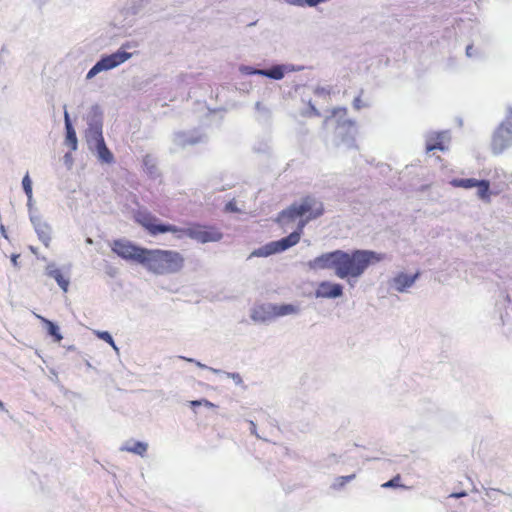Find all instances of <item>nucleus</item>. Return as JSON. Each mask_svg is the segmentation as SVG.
<instances>
[{
  "mask_svg": "<svg viewBox=\"0 0 512 512\" xmlns=\"http://www.w3.org/2000/svg\"><path fill=\"white\" fill-rule=\"evenodd\" d=\"M201 401H202V405L207 407V408H214L215 407V405L212 402H210V401H208L206 399H201Z\"/></svg>",
  "mask_w": 512,
  "mask_h": 512,
  "instance_id": "nucleus-39",
  "label": "nucleus"
},
{
  "mask_svg": "<svg viewBox=\"0 0 512 512\" xmlns=\"http://www.w3.org/2000/svg\"><path fill=\"white\" fill-rule=\"evenodd\" d=\"M87 125L88 127L85 132V137L88 146H92L93 143L104 140L102 134L103 116L99 106L95 105L91 107L87 115Z\"/></svg>",
  "mask_w": 512,
  "mask_h": 512,
  "instance_id": "nucleus-8",
  "label": "nucleus"
},
{
  "mask_svg": "<svg viewBox=\"0 0 512 512\" xmlns=\"http://www.w3.org/2000/svg\"><path fill=\"white\" fill-rule=\"evenodd\" d=\"M23 190L29 201L32 200V181L27 173L22 179Z\"/></svg>",
  "mask_w": 512,
  "mask_h": 512,
  "instance_id": "nucleus-26",
  "label": "nucleus"
},
{
  "mask_svg": "<svg viewBox=\"0 0 512 512\" xmlns=\"http://www.w3.org/2000/svg\"><path fill=\"white\" fill-rule=\"evenodd\" d=\"M240 71H241L242 73H244V74H248V75H252V74L257 75V72L262 71V69H254V68H252V67H250V66H242V67L240 68Z\"/></svg>",
  "mask_w": 512,
  "mask_h": 512,
  "instance_id": "nucleus-30",
  "label": "nucleus"
},
{
  "mask_svg": "<svg viewBox=\"0 0 512 512\" xmlns=\"http://www.w3.org/2000/svg\"><path fill=\"white\" fill-rule=\"evenodd\" d=\"M189 404H190L191 407H197V406H201L202 405V401H201V399L200 400H193V401H190Z\"/></svg>",
  "mask_w": 512,
  "mask_h": 512,
  "instance_id": "nucleus-40",
  "label": "nucleus"
},
{
  "mask_svg": "<svg viewBox=\"0 0 512 512\" xmlns=\"http://www.w3.org/2000/svg\"><path fill=\"white\" fill-rule=\"evenodd\" d=\"M250 432H251V434L259 437V435L257 434V431H256V425L253 421H250Z\"/></svg>",
  "mask_w": 512,
  "mask_h": 512,
  "instance_id": "nucleus-37",
  "label": "nucleus"
},
{
  "mask_svg": "<svg viewBox=\"0 0 512 512\" xmlns=\"http://www.w3.org/2000/svg\"><path fill=\"white\" fill-rule=\"evenodd\" d=\"M344 485H345V483H342V481H337V480H336V481H335V483L333 484V486H334V487H342V486H344Z\"/></svg>",
  "mask_w": 512,
  "mask_h": 512,
  "instance_id": "nucleus-44",
  "label": "nucleus"
},
{
  "mask_svg": "<svg viewBox=\"0 0 512 512\" xmlns=\"http://www.w3.org/2000/svg\"><path fill=\"white\" fill-rule=\"evenodd\" d=\"M139 222L145 227L151 235H157L160 233H180L178 238L182 235L188 236L189 238L196 240L200 243H208V242H218L222 239L223 234L217 229H205L200 225H194L189 228H179L170 224H156L155 219L149 216H143Z\"/></svg>",
  "mask_w": 512,
  "mask_h": 512,
  "instance_id": "nucleus-4",
  "label": "nucleus"
},
{
  "mask_svg": "<svg viewBox=\"0 0 512 512\" xmlns=\"http://www.w3.org/2000/svg\"><path fill=\"white\" fill-rule=\"evenodd\" d=\"M51 374H52L51 380L53 382L57 383L58 382V375H57V373L54 370H51Z\"/></svg>",
  "mask_w": 512,
  "mask_h": 512,
  "instance_id": "nucleus-42",
  "label": "nucleus"
},
{
  "mask_svg": "<svg viewBox=\"0 0 512 512\" xmlns=\"http://www.w3.org/2000/svg\"><path fill=\"white\" fill-rule=\"evenodd\" d=\"M89 149L96 152L97 158L106 164H111L114 161V156L111 151L107 148L105 141L101 140L99 142L93 143L92 146H89Z\"/></svg>",
  "mask_w": 512,
  "mask_h": 512,
  "instance_id": "nucleus-17",
  "label": "nucleus"
},
{
  "mask_svg": "<svg viewBox=\"0 0 512 512\" xmlns=\"http://www.w3.org/2000/svg\"><path fill=\"white\" fill-rule=\"evenodd\" d=\"M18 258H19L18 254H13L11 256V262H12L14 267H18Z\"/></svg>",
  "mask_w": 512,
  "mask_h": 512,
  "instance_id": "nucleus-38",
  "label": "nucleus"
},
{
  "mask_svg": "<svg viewBox=\"0 0 512 512\" xmlns=\"http://www.w3.org/2000/svg\"><path fill=\"white\" fill-rule=\"evenodd\" d=\"M274 308L275 319L300 313V308L293 304H274Z\"/></svg>",
  "mask_w": 512,
  "mask_h": 512,
  "instance_id": "nucleus-20",
  "label": "nucleus"
},
{
  "mask_svg": "<svg viewBox=\"0 0 512 512\" xmlns=\"http://www.w3.org/2000/svg\"><path fill=\"white\" fill-rule=\"evenodd\" d=\"M274 303H263L251 309L250 317L254 322L267 323L275 320Z\"/></svg>",
  "mask_w": 512,
  "mask_h": 512,
  "instance_id": "nucleus-13",
  "label": "nucleus"
},
{
  "mask_svg": "<svg viewBox=\"0 0 512 512\" xmlns=\"http://www.w3.org/2000/svg\"><path fill=\"white\" fill-rule=\"evenodd\" d=\"M187 362H192V363H195L199 368H202V369H208L210 370L211 372L215 373V374H220L222 373V370L220 369H215V368H212V367H208L206 366L205 364H202L201 362L195 360V359H192V358H184Z\"/></svg>",
  "mask_w": 512,
  "mask_h": 512,
  "instance_id": "nucleus-28",
  "label": "nucleus"
},
{
  "mask_svg": "<svg viewBox=\"0 0 512 512\" xmlns=\"http://www.w3.org/2000/svg\"><path fill=\"white\" fill-rule=\"evenodd\" d=\"M46 274L56 280L57 284L61 287L64 292H67L69 286V280L65 279L60 270L56 268L54 263L48 264L46 267Z\"/></svg>",
  "mask_w": 512,
  "mask_h": 512,
  "instance_id": "nucleus-19",
  "label": "nucleus"
},
{
  "mask_svg": "<svg viewBox=\"0 0 512 512\" xmlns=\"http://www.w3.org/2000/svg\"><path fill=\"white\" fill-rule=\"evenodd\" d=\"M96 334H97V336H98L101 340H103V341L107 342V343H108V344H110V345H111L115 350H117V346L115 345V342H114V340H113V338H112V336H111V334H110L109 332H107V331H97V332H96Z\"/></svg>",
  "mask_w": 512,
  "mask_h": 512,
  "instance_id": "nucleus-27",
  "label": "nucleus"
},
{
  "mask_svg": "<svg viewBox=\"0 0 512 512\" xmlns=\"http://www.w3.org/2000/svg\"><path fill=\"white\" fill-rule=\"evenodd\" d=\"M31 221L34 225L35 231L38 235L39 240L46 246H49L51 240V228L45 222L40 221L39 219L31 218Z\"/></svg>",
  "mask_w": 512,
  "mask_h": 512,
  "instance_id": "nucleus-18",
  "label": "nucleus"
},
{
  "mask_svg": "<svg viewBox=\"0 0 512 512\" xmlns=\"http://www.w3.org/2000/svg\"><path fill=\"white\" fill-rule=\"evenodd\" d=\"M2 233H5L4 227L1 226Z\"/></svg>",
  "mask_w": 512,
  "mask_h": 512,
  "instance_id": "nucleus-51",
  "label": "nucleus"
},
{
  "mask_svg": "<svg viewBox=\"0 0 512 512\" xmlns=\"http://www.w3.org/2000/svg\"><path fill=\"white\" fill-rule=\"evenodd\" d=\"M65 143L70 146L71 150L75 151L77 149L78 141L74 128L66 129Z\"/></svg>",
  "mask_w": 512,
  "mask_h": 512,
  "instance_id": "nucleus-25",
  "label": "nucleus"
},
{
  "mask_svg": "<svg viewBox=\"0 0 512 512\" xmlns=\"http://www.w3.org/2000/svg\"><path fill=\"white\" fill-rule=\"evenodd\" d=\"M472 51H473V46L472 45H468L467 48H466V55L468 57H471L472 56Z\"/></svg>",
  "mask_w": 512,
  "mask_h": 512,
  "instance_id": "nucleus-41",
  "label": "nucleus"
},
{
  "mask_svg": "<svg viewBox=\"0 0 512 512\" xmlns=\"http://www.w3.org/2000/svg\"><path fill=\"white\" fill-rule=\"evenodd\" d=\"M143 165L150 176L156 177L158 175L157 164L154 157L146 155L143 158Z\"/></svg>",
  "mask_w": 512,
  "mask_h": 512,
  "instance_id": "nucleus-24",
  "label": "nucleus"
},
{
  "mask_svg": "<svg viewBox=\"0 0 512 512\" xmlns=\"http://www.w3.org/2000/svg\"><path fill=\"white\" fill-rule=\"evenodd\" d=\"M201 140V136H196L193 133L177 132L173 135L172 141L174 148L172 150L176 152L179 149H185L189 145H195L201 142Z\"/></svg>",
  "mask_w": 512,
  "mask_h": 512,
  "instance_id": "nucleus-15",
  "label": "nucleus"
},
{
  "mask_svg": "<svg viewBox=\"0 0 512 512\" xmlns=\"http://www.w3.org/2000/svg\"><path fill=\"white\" fill-rule=\"evenodd\" d=\"M129 44H124L122 47L117 50L115 53L110 55L103 56L99 61H97L94 66L88 71L86 75L87 80H91L96 75L101 72L111 70L126 62L132 57V53H129L125 50V48H129Z\"/></svg>",
  "mask_w": 512,
  "mask_h": 512,
  "instance_id": "nucleus-5",
  "label": "nucleus"
},
{
  "mask_svg": "<svg viewBox=\"0 0 512 512\" xmlns=\"http://www.w3.org/2000/svg\"><path fill=\"white\" fill-rule=\"evenodd\" d=\"M184 263V256L176 250L147 248L142 267L154 275L162 276L180 272Z\"/></svg>",
  "mask_w": 512,
  "mask_h": 512,
  "instance_id": "nucleus-3",
  "label": "nucleus"
},
{
  "mask_svg": "<svg viewBox=\"0 0 512 512\" xmlns=\"http://www.w3.org/2000/svg\"><path fill=\"white\" fill-rule=\"evenodd\" d=\"M466 493L465 492H462V493H453L451 494V497H455V498H460L462 496H465Z\"/></svg>",
  "mask_w": 512,
  "mask_h": 512,
  "instance_id": "nucleus-43",
  "label": "nucleus"
},
{
  "mask_svg": "<svg viewBox=\"0 0 512 512\" xmlns=\"http://www.w3.org/2000/svg\"><path fill=\"white\" fill-rule=\"evenodd\" d=\"M355 478V474H351L348 476H341L337 478V481H342V483H347Z\"/></svg>",
  "mask_w": 512,
  "mask_h": 512,
  "instance_id": "nucleus-34",
  "label": "nucleus"
},
{
  "mask_svg": "<svg viewBox=\"0 0 512 512\" xmlns=\"http://www.w3.org/2000/svg\"><path fill=\"white\" fill-rule=\"evenodd\" d=\"M353 107L356 109V110H359L363 107V104H362V101H361V98L360 97H356L353 101Z\"/></svg>",
  "mask_w": 512,
  "mask_h": 512,
  "instance_id": "nucleus-35",
  "label": "nucleus"
},
{
  "mask_svg": "<svg viewBox=\"0 0 512 512\" xmlns=\"http://www.w3.org/2000/svg\"><path fill=\"white\" fill-rule=\"evenodd\" d=\"M256 109H257V110H260V109H261V103H260V102H257V103H256Z\"/></svg>",
  "mask_w": 512,
  "mask_h": 512,
  "instance_id": "nucleus-48",
  "label": "nucleus"
},
{
  "mask_svg": "<svg viewBox=\"0 0 512 512\" xmlns=\"http://www.w3.org/2000/svg\"><path fill=\"white\" fill-rule=\"evenodd\" d=\"M221 374L226 375L228 378H231L235 384L240 385L242 384V378L239 373H232V372H224L222 371Z\"/></svg>",
  "mask_w": 512,
  "mask_h": 512,
  "instance_id": "nucleus-29",
  "label": "nucleus"
},
{
  "mask_svg": "<svg viewBox=\"0 0 512 512\" xmlns=\"http://www.w3.org/2000/svg\"><path fill=\"white\" fill-rule=\"evenodd\" d=\"M111 249L124 260L135 262L142 266L147 248L137 246L126 239L114 240Z\"/></svg>",
  "mask_w": 512,
  "mask_h": 512,
  "instance_id": "nucleus-7",
  "label": "nucleus"
},
{
  "mask_svg": "<svg viewBox=\"0 0 512 512\" xmlns=\"http://www.w3.org/2000/svg\"><path fill=\"white\" fill-rule=\"evenodd\" d=\"M147 448H148V444L145 443V442H140V441H137V442H134L132 444H125L121 450L122 451H127V452H131V453H134V454H137V455H140V456H144L146 451H147Z\"/></svg>",
  "mask_w": 512,
  "mask_h": 512,
  "instance_id": "nucleus-22",
  "label": "nucleus"
},
{
  "mask_svg": "<svg viewBox=\"0 0 512 512\" xmlns=\"http://www.w3.org/2000/svg\"><path fill=\"white\" fill-rule=\"evenodd\" d=\"M385 254L372 250H354L351 253L340 250L336 276L340 279H358L366 269L384 260Z\"/></svg>",
  "mask_w": 512,
  "mask_h": 512,
  "instance_id": "nucleus-2",
  "label": "nucleus"
},
{
  "mask_svg": "<svg viewBox=\"0 0 512 512\" xmlns=\"http://www.w3.org/2000/svg\"><path fill=\"white\" fill-rule=\"evenodd\" d=\"M64 122H65V129L73 128L71 121H70L69 114L66 110L64 111Z\"/></svg>",
  "mask_w": 512,
  "mask_h": 512,
  "instance_id": "nucleus-33",
  "label": "nucleus"
},
{
  "mask_svg": "<svg viewBox=\"0 0 512 512\" xmlns=\"http://www.w3.org/2000/svg\"><path fill=\"white\" fill-rule=\"evenodd\" d=\"M399 479L400 477L396 476L393 479L389 480L388 482L384 483L382 486L385 488L396 487L398 486Z\"/></svg>",
  "mask_w": 512,
  "mask_h": 512,
  "instance_id": "nucleus-32",
  "label": "nucleus"
},
{
  "mask_svg": "<svg viewBox=\"0 0 512 512\" xmlns=\"http://www.w3.org/2000/svg\"><path fill=\"white\" fill-rule=\"evenodd\" d=\"M328 93H329V91L325 87H317L315 89V94H317V95H325Z\"/></svg>",
  "mask_w": 512,
  "mask_h": 512,
  "instance_id": "nucleus-36",
  "label": "nucleus"
},
{
  "mask_svg": "<svg viewBox=\"0 0 512 512\" xmlns=\"http://www.w3.org/2000/svg\"><path fill=\"white\" fill-rule=\"evenodd\" d=\"M36 317L38 319H40L46 326H47V331L48 333L54 337V340L56 342H60L62 339H63V336L61 335V333L59 332V327L53 323L52 321L36 314Z\"/></svg>",
  "mask_w": 512,
  "mask_h": 512,
  "instance_id": "nucleus-23",
  "label": "nucleus"
},
{
  "mask_svg": "<svg viewBox=\"0 0 512 512\" xmlns=\"http://www.w3.org/2000/svg\"><path fill=\"white\" fill-rule=\"evenodd\" d=\"M436 140L437 141L435 143H432L430 139L427 140L426 150L428 152L432 151V150H436V149L441 150V151H444L446 149V147L444 146V142L446 140H448L447 132L437 133Z\"/></svg>",
  "mask_w": 512,
  "mask_h": 512,
  "instance_id": "nucleus-21",
  "label": "nucleus"
},
{
  "mask_svg": "<svg viewBox=\"0 0 512 512\" xmlns=\"http://www.w3.org/2000/svg\"><path fill=\"white\" fill-rule=\"evenodd\" d=\"M301 68H295L294 65L291 64H282L275 65L270 69H262V71L257 72V75L269 77L274 80H281L285 73L292 71H299Z\"/></svg>",
  "mask_w": 512,
  "mask_h": 512,
  "instance_id": "nucleus-16",
  "label": "nucleus"
},
{
  "mask_svg": "<svg viewBox=\"0 0 512 512\" xmlns=\"http://www.w3.org/2000/svg\"><path fill=\"white\" fill-rule=\"evenodd\" d=\"M340 250H335L332 252L323 253L320 256L310 260L307 263V266L310 270H323V269H333L336 274L337 271V263L339 258Z\"/></svg>",
  "mask_w": 512,
  "mask_h": 512,
  "instance_id": "nucleus-10",
  "label": "nucleus"
},
{
  "mask_svg": "<svg viewBox=\"0 0 512 512\" xmlns=\"http://www.w3.org/2000/svg\"><path fill=\"white\" fill-rule=\"evenodd\" d=\"M343 295V286L338 283L323 281L315 291L317 298L335 299Z\"/></svg>",
  "mask_w": 512,
  "mask_h": 512,
  "instance_id": "nucleus-14",
  "label": "nucleus"
},
{
  "mask_svg": "<svg viewBox=\"0 0 512 512\" xmlns=\"http://www.w3.org/2000/svg\"><path fill=\"white\" fill-rule=\"evenodd\" d=\"M419 276V272H416L413 275H409L405 272H399L394 277L389 279L388 285L391 289L399 293H404L414 285Z\"/></svg>",
  "mask_w": 512,
  "mask_h": 512,
  "instance_id": "nucleus-12",
  "label": "nucleus"
},
{
  "mask_svg": "<svg viewBox=\"0 0 512 512\" xmlns=\"http://www.w3.org/2000/svg\"><path fill=\"white\" fill-rule=\"evenodd\" d=\"M512 146V109H509L505 120L495 130L491 150L493 154L499 155Z\"/></svg>",
  "mask_w": 512,
  "mask_h": 512,
  "instance_id": "nucleus-6",
  "label": "nucleus"
},
{
  "mask_svg": "<svg viewBox=\"0 0 512 512\" xmlns=\"http://www.w3.org/2000/svg\"><path fill=\"white\" fill-rule=\"evenodd\" d=\"M70 158H71L70 154H68V153L65 154L64 159L66 162H68L70 160Z\"/></svg>",
  "mask_w": 512,
  "mask_h": 512,
  "instance_id": "nucleus-46",
  "label": "nucleus"
},
{
  "mask_svg": "<svg viewBox=\"0 0 512 512\" xmlns=\"http://www.w3.org/2000/svg\"><path fill=\"white\" fill-rule=\"evenodd\" d=\"M30 250H31L34 254H36V250H35L33 247H30Z\"/></svg>",
  "mask_w": 512,
  "mask_h": 512,
  "instance_id": "nucleus-50",
  "label": "nucleus"
},
{
  "mask_svg": "<svg viewBox=\"0 0 512 512\" xmlns=\"http://www.w3.org/2000/svg\"><path fill=\"white\" fill-rule=\"evenodd\" d=\"M0 409L4 410V404H3V402L1 400H0Z\"/></svg>",
  "mask_w": 512,
  "mask_h": 512,
  "instance_id": "nucleus-49",
  "label": "nucleus"
},
{
  "mask_svg": "<svg viewBox=\"0 0 512 512\" xmlns=\"http://www.w3.org/2000/svg\"><path fill=\"white\" fill-rule=\"evenodd\" d=\"M323 204L316 198L307 196L300 203H294L286 210H283L279 217L278 222L286 225L290 221L301 218L298 222L297 229L277 241L269 242L251 252L249 258L252 257H268L270 255L283 252L290 247L296 245L301 238L302 231L306 224L323 214Z\"/></svg>",
  "mask_w": 512,
  "mask_h": 512,
  "instance_id": "nucleus-1",
  "label": "nucleus"
},
{
  "mask_svg": "<svg viewBox=\"0 0 512 512\" xmlns=\"http://www.w3.org/2000/svg\"><path fill=\"white\" fill-rule=\"evenodd\" d=\"M86 243H87V244H89V245H91V244L93 243V240H92L91 238H87V239H86Z\"/></svg>",
  "mask_w": 512,
  "mask_h": 512,
  "instance_id": "nucleus-47",
  "label": "nucleus"
},
{
  "mask_svg": "<svg viewBox=\"0 0 512 512\" xmlns=\"http://www.w3.org/2000/svg\"><path fill=\"white\" fill-rule=\"evenodd\" d=\"M225 210L228 212H239L235 201H230L226 204Z\"/></svg>",
  "mask_w": 512,
  "mask_h": 512,
  "instance_id": "nucleus-31",
  "label": "nucleus"
},
{
  "mask_svg": "<svg viewBox=\"0 0 512 512\" xmlns=\"http://www.w3.org/2000/svg\"><path fill=\"white\" fill-rule=\"evenodd\" d=\"M310 107H311L312 111L314 112V114L318 116L319 115L318 110L311 104H310Z\"/></svg>",
  "mask_w": 512,
  "mask_h": 512,
  "instance_id": "nucleus-45",
  "label": "nucleus"
},
{
  "mask_svg": "<svg viewBox=\"0 0 512 512\" xmlns=\"http://www.w3.org/2000/svg\"><path fill=\"white\" fill-rule=\"evenodd\" d=\"M346 114V108H336L333 110L332 116L326 119V122L335 120L337 123V135L342 137L349 135L351 138H353L354 134L356 133V125L354 121L346 118Z\"/></svg>",
  "mask_w": 512,
  "mask_h": 512,
  "instance_id": "nucleus-9",
  "label": "nucleus"
},
{
  "mask_svg": "<svg viewBox=\"0 0 512 512\" xmlns=\"http://www.w3.org/2000/svg\"><path fill=\"white\" fill-rule=\"evenodd\" d=\"M451 185L454 187H461L464 189L477 188V195L482 200L489 198L490 184L487 180H477L474 178L469 179H453Z\"/></svg>",
  "mask_w": 512,
  "mask_h": 512,
  "instance_id": "nucleus-11",
  "label": "nucleus"
}]
</instances>
